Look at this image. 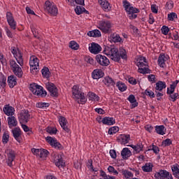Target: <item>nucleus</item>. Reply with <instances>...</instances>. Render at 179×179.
I'll return each instance as SVG.
<instances>
[{"label": "nucleus", "instance_id": "1", "mask_svg": "<svg viewBox=\"0 0 179 179\" xmlns=\"http://www.w3.org/2000/svg\"><path fill=\"white\" fill-rule=\"evenodd\" d=\"M105 55L109 57V58L112 59L113 61H120V58L122 59H127L128 58V55L127 53V50L124 49H120L118 53V48H110V47H106L103 50Z\"/></svg>", "mask_w": 179, "mask_h": 179}, {"label": "nucleus", "instance_id": "2", "mask_svg": "<svg viewBox=\"0 0 179 179\" xmlns=\"http://www.w3.org/2000/svg\"><path fill=\"white\" fill-rule=\"evenodd\" d=\"M72 94L74 100H76L78 104H85L87 99L85 96V93L82 92V87L79 85H73L72 87Z\"/></svg>", "mask_w": 179, "mask_h": 179}, {"label": "nucleus", "instance_id": "3", "mask_svg": "<svg viewBox=\"0 0 179 179\" xmlns=\"http://www.w3.org/2000/svg\"><path fill=\"white\" fill-rule=\"evenodd\" d=\"M123 7L127 13L129 19L132 20L138 17V13H139L140 10L139 9L132 6L130 2H128L127 0L123 1Z\"/></svg>", "mask_w": 179, "mask_h": 179}, {"label": "nucleus", "instance_id": "4", "mask_svg": "<svg viewBox=\"0 0 179 179\" xmlns=\"http://www.w3.org/2000/svg\"><path fill=\"white\" fill-rule=\"evenodd\" d=\"M135 64L138 68L139 73H148V68L146 58L142 56H137L135 59Z\"/></svg>", "mask_w": 179, "mask_h": 179}, {"label": "nucleus", "instance_id": "5", "mask_svg": "<svg viewBox=\"0 0 179 179\" xmlns=\"http://www.w3.org/2000/svg\"><path fill=\"white\" fill-rule=\"evenodd\" d=\"M29 90L33 93V94L38 96V97H45V96H47V91L44 90L43 87L36 83L31 84Z\"/></svg>", "mask_w": 179, "mask_h": 179}, {"label": "nucleus", "instance_id": "6", "mask_svg": "<svg viewBox=\"0 0 179 179\" xmlns=\"http://www.w3.org/2000/svg\"><path fill=\"white\" fill-rule=\"evenodd\" d=\"M40 60L36 56H31L29 59L30 71L32 75H37L40 71Z\"/></svg>", "mask_w": 179, "mask_h": 179}, {"label": "nucleus", "instance_id": "7", "mask_svg": "<svg viewBox=\"0 0 179 179\" xmlns=\"http://www.w3.org/2000/svg\"><path fill=\"white\" fill-rule=\"evenodd\" d=\"M45 10L52 16H57L58 15V8L54 2L46 1L45 2Z\"/></svg>", "mask_w": 179, "mask_h": 179}, {"label": "nucleus", "instance_id": "8", "mask_svg": "<svg viewBox=\"0 0 179 179\" xmlns=\"http://www.w3.org/2000/svg\"><path fill=\"white\" fill-rule=\"evenodd\" d=\"M98 29L101 30L103 33H108L113 27V24L110 21L101 20L98 22Z\"/></svg>", "mask_w": 179, "mask_h": 179}, {"label": "nucleus", "instance_id": "9", "mask_svg": "<svg viewBox=\"0 0 179 179\" xmlns=\"http://www.w3.org/2000/svg\"><path fill=\"white\" fill-rule=\"evenodd\" d=\"M11 52L13 55L14 58H15L17 64L20 66H23V53L17 48H12Z\"/></svg>", "mask_w": 179, "mask_h": 179}, {"label": "nucleus", "instance_id": "10", "mask_svg": "<svg viewBox=\"0 0 179 179\" xmlns=\"http://www.w3.org/2000/svg\"><path fill=\"white\" fill-rule=\"evenodd\" d=\"M10 66L15 76H17V78H22L23 76V71L15 60L10 61Z\"/></svg>", "mask_w": 179, "mask_h": 179}, {"label": "nucleus", "instance_id": "11", "mask_svg": "<svg viewBox=\"0 0 179 179\" xmlns=\"http://www.w3.org/2000/svg\"><path fill=\"white\" fill-rule=\"evenodd\" d=\"M53 162L59 169L61 167H65V162L62 159V153L53 154Z\"/></svg>", "mask_w": 179, "mask_h": 179}, {"label": "nucleus", "instance_id": "12", "mask_svg": "<svg viewBox=\"0 0 179 179\" xmlns=\"http://www.w3.org/2000/svg\"><path fill=\"white\" fill-rule=\"evenodd\" d=\"M155 179H173V175L166 170H160L154 176Z\"/></svg>", "mask_w": 179, "mask_h": 179}, {"label": "nucleus", "instance_id": "13", "mask_svg": "<svg viewBox=\"0 0 179 179\" xmlns=\"http://www.w3.org/2000/svg\"><path fill=\"white\" fill-rule=\"evenodd\" d=\"M45 141L52 148H55V149H62V145L58 142V140L55 137L47 136Z\"/></svg>", "mask_w": 179, "mask_h": 179}, {"label": "nucleus", "instance_id": "14", "mask_svg": "<svg viewBox=\"0 0 179 179\" xmlns=\"http://www.w3.org/2000/svg\"><path fill=\"white\" fill-rule=\"evenodd\" d=\"M45 87L49 91L50 96L58 97V88L52 83H46Z\"/></svg>", "mask_w": 179, "mask_h": 179}, {"label": "nucleus", "instance_id": "15", "mask_svg": "<svg viewBox=\"0 0 179 179\" xmlns=\"http://www.w3.org/2000/svg\"><path fill=\"white\" fill-rule=\"evenodd\" d=\"M95 59L97 64H99L101 66H108V65H110V60L107 57L103 55H96Z\"/></svg>", "mask_w": 179, "mask_h": 179}, {"label": "nucleus", "instance_id": "16", "mask_svg": "<svg viewBox=\"0 0 179 179\" xmlns=\"http://www.w3.org/2000/svg\"><path fill=\"white\" fill-rule=\"evenodd\" d=\"M91 54H94V55H97V54H100L101 52V46L99 45V43H92L88 48Z\"/></svg>", "mask_w": 179, "mask_h": 179}, {"label": "nucleus", "instance_id": "17", "mask_svg": "<svg viewBox=\"0 0 179 179\" xmlns=\"http://www.w3.org/2000/svg\"><path fill=\"white\" fill-rule=\"evenodd\" d=\"M18 118L20 122H29V120H30V113H29V110H21L18 116Z\"/></svg>", "mask_w": 179, "mask_h": 179}, {"label": "nucleus", "instance_id": "18", "mask_svg": "<svg viewBox=\"0 0 179 179\" xmlns=\"http://www.w3.org/2000/svg\"><path fill=\"white\" fill-rule=\"evenodd\" d=\"M6 153L8 157V159H7L8 166H9L10 167H12V163L13 160H15V151L12 150H7L6 151Z\"/></svg>", "mask_w": 179, "mask_h": 179}, {"label": "nucleus", "instance_id": "19", "mask_svg": "<svg viewBox=\"0 0 179 179\" xmlns=\"http://www.w3.org/2000/svg\"><path fill=\"white\" fill-rule=\"evenodd\" d=\"M59 122L62 128L64 129L67 133H69V129L68 128L67 124H68V120H66V118L63 116H59L58 117Z\"/></svg>", "mask_w": 179, "mask_h": 179}, {"label": "nucleus", "instance_id": "20", "mask_svg": "<svg viewBox=\"0 0 179 179\" xmlns=\"http://www.w3.org/2000/svg\"><path fill=\"white\" fill-rule=\"evenodd\" d=\"M6 17L9 26H10L11 29H13V30H15V29H16V22H15V19H13V15H12V13H7Z\"/></svg>", "mask_w": 179, "mask_h": 179}, {"label": "nucleus", "instance_id": "21", "mask_svg": "<svg viewBox=\"0 0 179 179\" xmlns=\"http://www.w3.org/2000/svg\"><path fill=\"white\" fill-rule=\"evenodd\" d=\"M103 76H104V72L100 69H96L92 73V78L94 79H100Z\"/></svg>", "mask_w": 179, "mask_h": 179}, {"label": "nucleus", "instance_id": "22", "mask_svg": "<svg viewBox=\"0 0 179 179\" xmlns=\"http://www.w3.org/2000/svg\"><path fill=\"white\" fill-rule=\"evenodd\" d=\"M13 137L16 140L17 142H22V131H20V128H15L13 130Z\"/></svg>", "mask_w": 179, "mask_h": 179}, {"label": "nucleus", "instance_id": "23", "mask_svg": "<svg viewBox=\"0 0 179 179\" xmlns=\"http://www.w3.org/2000/svg\"><path fill=\"white\" fill-rule=\"evenodd\" d=\"M103 83L107 87H114L115 86V82H114V80L110 76H106L103 80Z\"/></svg>", "mask_w": 179, "mask_h": 179}, {"label": "nucleus", "instance_id": "24", "mask_svg": "<svg viewBox=\"0 0 179 179\" xmlns=\"http://www.w3.org/2000/svg\"><path fill=\"white\" fill-rule=\"evenodd\" d=\"M169 59V55H160L158 58V64L161 68H164L166 65V61Z\"/></svg>", "mask_w": 179, "mask_h": 179}, {"label": "nucleus", "instance_id": "25", "mask_svg": "<svg viewBox=\"0 0 179 179\" xmlns=\"http://www.w3.org/2000/svg\"><path fill=\"white\" fill-rule=\"evenodd\" d=\"M179 80H176L173 81L171 84H170L169 87L167 88L166 93L167 94H173L174 93L176 88L177 87V85H178Z\"/></svg>", "mask_w": 179, "mask_h": 179}, {"label": "nucleus", "instance_id": "26", "mask_svg": "<svg viewBox=\"0 0 179 179\" xmlns=\"http://www.w3.org/2000/svg\"><path fill=\"white\" fill-rule=\"evenodd\" d=\"M3 111L6 115L8 116L13 115V114H15V108L9 105L4 106Z\"/></svg>", "mask_w": 179, "mask_h": 179}, {"label": "nucleus", "instance_id": "27", "mask_svg": "<svg viewBox=\"0 0 179 179\" xmlns=\"http://www.w3.org/2000/svg\"><path fill=\"white\" fill-rule=\"evenodd\" d=\"M99 3L101 5V8H103L105 12H108L110 10L111 6L107 0H99Z\"/></svg>", "mask_w": 179, "mask_h": 179}, {"label": "nucleus", "instance_id": "28", "mask_svg": "<svg viewBox=\"0 0 179 179\" xmlns=\"http://www.w3.org/2000/svg\"><path fill=\"white\" fill-rule=\"evenodd\" d=\"M108 40L110 43H121V41H122V39L121 38L120 35L117 34H110Z\"/></svg>", "mask_w": 179, "mask_h": 179}, {"label": "nucleus", "instance_id": "29", "mask_svg": "<svg viewBox=\"0 0 179 179\" xmlns=\"http://www.w3.org/2000/svg\"><path fill=\"white\" fill-rule=\"evenodd\" d=\"M130 139L131 137L129 135L121 134L119 137V142L121 145H127V143H129Z\"/></svg>", "mask_w": 179, "mask_h": 179}, {"label": "nucleus", "instance_id": "30", "mask_svg": "<svg viewBox=\"0 0 179 179\" xmlns=\"http://www.w3.org/2000/svg\"><path fill=\"white\" fill-rule=\"evenodd\" d=\"M8 83L9 87H10L11 89H13V87H15V86H16V84L17 83L16 77L15 76H8Z\"/></svg>", "mask_w": 179, "mask_h": 179}, {"label": "nucleus", "instance_id": "31", "mask_svg": "<svg viewBox=\"0 0 179 179\" xmlns=\"http://www.w3.org/2000/svg\"><path fill=\"white\" fill-rule=\"evenodd\" d=\"M121 156L122 159H128V157H131V156H132V152L128 148H124L121 152Z\"/></svg>", "mask_w": 179, "mask_h": 179}, {"label": "nucleus", "instance_id": "32", "mask_svg": "<svg viewBox=\"0 0 179 179\" xmlns=\"http://www.w3.org/2000/svg\"><path fill=\"white\" fill-rule=\"evenodd\" d=\"M88 100L90 101H100V96L94 92H90L87 94Z\"/></svg>", "mask_w": 179, "mask_h": 179}, {"label": "nucleus", "instance_id": "33", "mask_svg": "<svg viewBox=\"0 0 179 179\" xmlns=\"http://www.w3.org/2000/svg\"><path fill=\"white\" fill-rule=\"evenodd\" d=\"M130 148L134 150L133 153H141L143 149V145L142 143H138L137 145H131Z\"/></svg>", "mask_w": 179, "mask_h": 179}, {"label": "nucleus", "instance_id": "34", "mask_svg": "<svg viewBox=\"0 0 179 179\" xmlns=\"http://www.w3.org/2000/svg\"><path fill=\"white\" fill-rule=\"evenodd\" d=\"M127 100L131 103V108H135V107H138V102H136V99L134 94H131L127 98Z\"/></svg>", "mask_w": 179, "mask_h": 179}, {"label": "nucleus", "instance_id": "35", "mask_svg": "<svg viewBox=\"0 0 179 179\" xmlns=\"http://www.w3.org/2000/svg\"><path fill=\"white\" fill-rule=\"evenodd\" d=\"M7 121L9 128H13V127H16V125H17V120H16V117L13 116L8 117Z\"/></svg>", "mask_w": 179, "mask_h": 179}, {"label": "nucleus", "instance_id": "36", "mask_svg": "<svg viewBox=\"0 0 179 179\" xmlns=\"http://www.w3.org/2000/svg\"><path fill=\"white\" fill-rule=\"evenodd\" d=\"M103 124L104 125H114V124H115V119L113 117H105L103 118Z\"/></svg>", "mask_w": 179, "mask_h": 179}, {"label": "nucleus", "instance_id": "37", "mask_svg": "<svg viewBox=\"0 0 179 179\" xmlns=\"http://www.w3.org/2000/svg\"><path fill=\"white\" fill-rule=\"evenodd\" d=\"M142 170L144 173H151L153 170V164L148 162L142 166Z\"/></svg>", "mask_w": 179, "mask_h": 179}, {"label": "nucleus", "instance_id": "38", "mask_svg": "<svg viewBox=\"0 0 179 179\" xmlns=\"http://www.w3.org/2000/svg\"><path fill=\"white\" fill-rule=\"evenodd\" d=\"M87 36L89 37H101V32L99 29H94L92 31H90L87 33Z\"/></svg>", "mask_w": 179, "mask_h": 179}, {"label": "nucleus", "instance_id": "39", "mask_svg": "<svg viewBox=\"0 0 179 179\" xmlns=\"http://www.w3.org/2000/svg\"><path fill=\"white\" fill-rule=\"evenodd\" d=\"M172 173L176 178H179V165L175 164L171 166Z\"/></svg>", "mask_w": 179, "mask_h": 179}, {"label": "nucleus", "instance_id": "40", "mask_svg": "<svg viewBox=\"0 0 179 179\" xmlns=\"http://www.w3.org/2000/svg\"><path fill=\"white\" fill-rule=\"evenodd\" d=\"M155 131L158 135H166V127L163 125L155 126Z\"/></svg>", "mask_w": 179, "mask_h": 179}, {"label": "nucleus", "instance_id": "41", "mask_svg": "<svg viewBox=\"0 0 179 179\" xmlns=\"http://www.w3.org/2000/svg\"><path fill=\"white\" fill-rule=\"evenodd\" d=\"M166 87H167L166 83L163 81H158L156 83L155 90H159V92H162V90H163V89H166Z\"/></svg>", "mask_w": 179, "mask_h": 179}, {"label": "nucleus", "instance_id": "42", "mask_svg": "<svg viewBox=\"0 0 179 179\" xmlns=\"http://www.w3.org/2000/svg\"><path fill=\"white\" fill-rule=\"evenodd\" d=\"M122 174L123 176V178H125V179H129L134 177V173H132V172L127 169H122Z\"/></svg>", "mask_w": 179, "mask_h": 179}, {"label": "nucleus", "instance_id": "43", "mask_svg": "<svg viewBox=\"0 0 179 179\" xmlns=\"http://www.w3.org/2000/svg\"><path fill=\"white\" fill-rule=\"evenodd\" d=\"M116 86L120 92H125V90H127V89L125 83H124L121 81L117 82L116 84Z\"/></svg>", "mask_w": 179, "mask_h": 179}, {"label": "nucleus", "instance_id": "44", "mask_svg": "<svg viewBox=\"0 0 179 179\" xmlns=\"http://www.w3.org/2000/svg\"><path fill=\"white\" fill-rule=\"evenodd\" d=\"M41 72L43 78H45L46 79H48V78H50V69H48V67H44L42 69Z\"/></svg>", "mask_w": 179, "mask_h": 179}, {"label": "nucleus", "instance_id": "45", "mask_svg": "<svg viewBox=\"0 0 179 179\" xmlns=\"http://www.w3.org/2000/svg\"><path fill=\"white\" fill-rule=\"evenodd\" d=\"M69 48L74 50H79V44L75 41H71L69 43Z\"/></svg>", "mask_w": 179, "mask_h": 179}, {"label": "nucleus", "instance_id": "46", "mask_svg": "<svg viewBox=\"0 0 179 179\" xmlns=\"http://www.w3.org/2000/svg\"><path fill=\"white\" fill-rule=\"evenodd\" d=\"M2 142L4 145H6L9 142V132L5 131L3 134Z\"/></svg>", "mask_w": 179, "mask_h": 179}, {"label": "nucleus", "instance_id": "47", "mask_svg": "<svg viewBox=\"0 0 179 179\" xmlns=\"http://www.w3.org/2000/svg\"><path fill=\"white\" fill-rule=\"evenodd\" d=\"M85 10H86V9H85L83 6H77L76 8H75V12L76 15H82V13H83Z\"/></svg>", "mask_w": 179, "mask_h": 179}, {"label": "nucleus", "instance_id": "48", "mask_svg": "<svg viewBox=\"0 0 179 179\" xmlns=\"http://www.w3.org/2000/svg\"><path fill=\"white\" fill-rule=\"evenodd\" d=\"M48 156V150H44V149H41V152L39 154V157L41 159H46V157Z\"/></svg>", "mask_w": 179, "mask_h": 179}, {"label": "nucleus", "instance_id": "49", "mask_svg": "<svg viewBox=\"0 0 179 179\" xmlns=\"http://www.w3.org/2000/svg\"><path fill=\"white\" fill-rule=\"evenodd\" d=\"M46 131L50 135H55L57 134V132H58V130L55 127H50L46 129Z\"/></svg>", "mask_w": 179, "mask_h": 179}, {"label": "nucleus", "instance_id": "50", "mask_svg": "<svg viewBox=\"0 0 179 179\" xmlns=\"http://www.w3.org/2000/svg\"><path fill=\"white\" fill-rule=\"evenodd\" d=\"M177 18V13H171L168 14V20H169L170 22H174V20H176V19Z\"/></svg>", "mask_w": 179, "mask_h": 179}, {"label": "nucleus", "instance_id": "51", "mask_svg": "<svg viewBox=\"0 0 179 179\" xmlns=\"http://www.w3.org/2000/svg\"><path fill=\"white\" fill-rule=\"evenodd\" d=\"M120 131V128L118 127H112L108 129L109 135H114V134H117Z\"/></svg>", "mask_w": 179, "mask_h": 179}, {"label": "nucleus", "instance_id": "52", "mask_svg": "<svg viewBox=\"0 0 179 179\" xmlns=\"http://www.w3.org/2000/svg\"><path fill=\"white\" fill-rule=\"evenodd\" d=\"M36 107H38V108H47V107H50V103L45 102H39L36 103Z\"/></svg>", "mask_w": 179, "mask_h": 179}, {"label": "nucleus", "instance_id": "53", "mask_svg": "<svg viewBox=\"0 0 179 179\" xmlns=\"http://www.w3.org/2000/svg\"><path fill=\"white\" fill-rule=\"evenodd\" d=\"M161 31L162 34H164V36H167V34H169V31H170V29L169 28V27L164 25L161 29Z\"/></svg>", "mask_w": 179, "mask_h": 179}, {"label": "nucleus", "instance_id": "54", "mask_svg": "<svg viewBox=\"0 0 179 179\" xmlns=\"http://www.w3.org/2000/svg\"><path fill=\"white\" fill-rule=\"evenodd\" d=\"M108 171L110 173V174H113V176H118V171L115 170V169L113 166H108Z\"/></svg>", "mask_w": 179, "mask_h": 179}, {"label": "nucleus", "instance_id": "55", "mask_svg": "<svg viewBox=\"0 0 179 179\" xmlns=\"http://www.w3.org/2000/svg\"><path fill=\"white\" fill-rule=\"evenodd\" d=\"M85 61L87 62V64H90V65H94V59L90 56H86L85 57Z\"/></svg>", "mask_w": 179, "mask_h": 179}, {"label": "nucleus", "instance_id": "56", "mask_svg": "<svg viewBox=\"0 0 179 179\" xmlns=\"http://www.w3.org/2000/svg\"><path fill=\"white\" fill-rule=\"evenodd\" d=\"M5 85H6V78L3 76H0V86L3 87Z\"/></svg>", "mask_w": 179, "mask_h": 179}, {"label": "nucleus", "instance_id": "57", "mask_svg": "<svg viewBox=\"0 0 179 179\" xmlns=\"http://www.w3.org/2000/svg\"><path fill=\"white\" fill-rule=\"evenodd\" d=\"M171 143H172L171 139L166 138V140L162 141V145L164 147L170 146V145H171Z\"/></svg>", "mask_w": 179, "mask_h": 179}, {"label": "nucleus", "instance_id": "58", "mask_svg": "<svg viewBox=\"0 0 179 179\" xmlns=\"http://www.w3.org/2000/svg\"><path fill=\"white\" fill-rule=\"evenodd\" d=\"M145 94L146 96H149L150 97H152V98L155 97V92H153V91H152V90H149V89H147L145 91Z\"/></svg>", "mask_w": 179, "mask_h": 179}, {"label": "nucleus", "instance_id": "59", "mask_svg": "<svg viewBox=\"0 0 179 179\" xmlns=\"http://www.w3.org/2000/svg\"><path fill=\"white\" fill-rule=\"evenodd\" d=\"M31 152H32L33 155H35V156H37L38 157H39L40 152H41V149L32 148Z\"/></svg>", "mask_w": 179, "mask_h": 179}, {"label": "nucleus", "instance_id": "60", "mask_svg": "<svg viewBox=\"0 0 179 179\" xmlns=\"http://www.w3.org/2000/svg\"><path fill=\"white\" fill-rule=\"evenodd\" d=\"M171 101H176L178 97V93L169 94Z\"/></svg>", "mask_w": 179, "mask_h": 179}, {"label": "nucleus", "instance_id": "61", "mask_svg": "<svg viewBox=\"0 0 179 179\" xmlns=\"http://www.w3.org/2000/svg\"><path fill=\"white\" fill-rule=\"evenodd\" d=\"M151 148H149L148 150H153L154 153H159V152H160V150H159V147L155 145L152 144V147H150Z\"/></svg>", "mask_w": 179, "mask_h": 179}, {"label": "nucleus", "instance_id": "62", "mask_svg": "<svg viewBox=\"0 0 179 179\" xmlns=\"http://www.w3.org/2000/svg\"><path fill=\"white\" fill-rule=\"evenodd\" d=\"M109 155L112 159H117V152L115 150H110Z\"/></svg>", "mask_w": 179, "mask_h": 179}, {"label": "nucleus", "instance_id": "63", "mask_svg": "<svg viewBox=\"0 0 179 179\" xmlns=\"http://www.w3.org/2000/svg\"><path fill=\"white\" fill-rule=\"evenodd\" d=\"M90 165H88L89 170H91L92 172L96 173L98 171L97 168H94L93 165L92 164V162H90Z\"/></svg>", "mask_w": 179, "mask_h": 179}, {"label": "nucleus", "instance_id": "64", "mask_svg": "<svg viewBox=\"0 0 179 179\" xmlns=\"http://www.w3.org/2000/svg\"><path fill=\"white\" fill-rule=\"evenodd\" d=\"M128 80H129V83H130V85H136V83H137L136 79L134 78V77L129 78Z\"/></svg>", "mask_w": 179, "mask_h": 179}]
</instances>
